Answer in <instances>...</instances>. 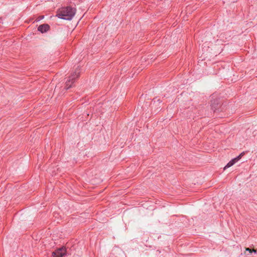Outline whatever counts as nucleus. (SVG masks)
Wrapping results in <instances>:
<instances>
[{"instance_id":"nucleus-3","label":"nucleus","mask_w":257,"mask_h":257,"mask_svg":"<svg viewBox=\"0 0 257 257\" xmlns=\"http://www.w3.org/2000/svg\"><path fill=\"white\" fill-rule=\"evenodd\" d=\"M50 29V26L48 24H44L40 25L38 28V30L42 33L47 32Z\"/></svg>"},{"instance_id":"nucleus-4","label":"nucleus","mask_w":257,"mask_h":257,"mask_svg":"<svg viewBox=\"0 0 257 257\" xmlns=\"http://www.w3.org/2000/svg\"><path fill=\"white\" fill-rule=\"evenodd\" d=\"M240 159V156H237L235 158H234L233 159L231 160L230 161H229L227 165L224 167V170H225L226 169L230 167L232 165H233L237 161H238Z\"/></svg>"},{"instance_id":"nucleus-2","label":"nucleus","mask_w":257,"mask_h":257,"mask_svg":"<svg viewBox=\"0 0 257 257\" xmlns=\"http://www.w3.org/2000/svg\"><path fill=\"white\" fill-rule=\"evenodd\" d=\"M52 255L53 257H62L63 256L66 255V248L62 246L57 248L52 252Z\"/></svg>"},{"instance_id":"nucleus-9","label":"nucleus","mask_w":257,"mask_h":257,"mask_svg":"<svg viewBox=\"0 0 257 257\" xmlns=\"http://www.w3.org/2000/svg\"><path fill=\"white\" fill-rule=\"evenodd\" d=\"M245 250H246V251H248L249 253H252V249H251L249 248H246Z\"/></svg>"},{"instance_id":"nucleus-5","label":"nucleus","mask_w":257,"mask_h":257,"mask_svg":"<svg viewBox=\"0 0 257 257\" xmlns=\"http://www.w3.org/2000/svg\"><path fill=\"white\" fill-rule=\"evenodd\" d=\"M80 74V71L79 69H76L75 71L71 75L70 78L68 80H74L75 79L78 78V76Z\"/></svg>"},{"instance_id":"nucleus-10","label":"nucleus","mask_w":257,"mask_h":257,"mask_svg":"<svg viewBox=\"0 0 257 257\" xmlns=\"http://www.w3.org/2000/svg\"><path fill=\"white\" fill-rule=\"evenodd\" d=\"M256 251H256V250L254 249H252V252H254V253H256Z\"/></svg>"},{"instance_id":"nucleus-6","label":"nucleus","mask_w":257,"mask_h":257,"mask_svg":"<svg viewBox=\"0 0 257 257\" xmlns=\"http://www.w3.org/2000/svg\"><path fill=\"white\" fill-rule=\"evenodd\" d=\"M219 101L218 99L211 100V106L214 111H215L217 109V106L219 105Z\"/></svg>"},{"instance_id":"nucleus-7","label":"nucleus","mask_w":257,"mask_h":257,"mask_svg":"<svg viewBox=\"0 0 257 257\" xmlns=\"http://www.w3.org/2000/svg\"><path fill=\"white\" fill-rule=\"evenodd\" d=\"M72 84H73V81H66L65 84V86H64L65 89H69V88H70L72 86Z\"/></svg>"},{"instance_id":"nucleus-11","label":"nucleus","mask_w":257,"mask_h":257,"mask_svg":"<svg viewBox=\"0 0 257 257\" xmlns=\"http://www.w3.org/2000/svg\"><path fill=\"white\" fill-rule=\"evenodd\" d=\"M239 156H240V158L241 157V156H242V153H241V154H240Z\"/></svg>"},{"instance_id":"nucleus-1","label":"nucleus","mask_w":257,"mask_h":257,"mask_svg":"<svg viewBox=\"0 0 257 257\" xmlns=\"http://www.w3.org/2000/svg\"><path fill=\"white\" fill-rule=\"evenodd\" d=\"M76 13V9L71 7L62 8L57 10L56 16L64 20H70Z\"/></svg>"},{"instance_id":"nucleus-8","label":"nucleus","mask_w":257,"mask_h":257,"mask_svg":"<svg viewBox=\"0 0 257 257\" xmlns=\"http://www.w3.org/2000/svg\"><path fill=\"white\" fill-rule=\"evenodd\" d=\"M44 16H40L39 17H38L37 19L36 20V21H39L41 20H42L43 18H44Z\"/></svg>"}]
</instances>
